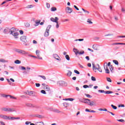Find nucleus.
<instances>
[{"label":"nucleus","mask_w":125,"mask_h":125,"mask_svg":"<svg viewBox=\"0 0 125 125\" xmlns=\"http://www.w3.org/2000/svg\"><path fill=\"white\" fill-rule=\"evenodd\" d=\"M26 8H33V5H27Z\"/></svg>","instance_id":"obj_47"},{"label":"nucleus","mask_w":125,"mask_h":125,"mask_svg":"<svg viewBox=\"0 0 125 125\" xmlns=\"http://www.w3.org/2000/svg\"><path fill=\"white\" fill-rule=\"evenodd\" d=\"M40 23H41V20H37L35 21V27H37V26H39L40 25Z\"/></svg>","instance_id":"obj_13"},{"label":"nucleus","mask_w":125,"mask_h":125,"mask_svg":"<svg viewBox=\"0 0 125 125\" xmlns=\"http://www.w3.org/2000/svg\"><path fill=\"white\" fill-rule=\"evenodd\" d=\"M20 33L21 35H23V34H24V31L21 30H20Z\"/></svg>","instance_id":"obj_62"},{"label":"nucleus","mask_w":125,"mask_h":125,"mask_svg":"<svg viewBox=\"0 0 125 125\" xmlns=\"http://www.w3.org/2000/svg\"><path fill=\"white\" fill-rule=\"evenodd\" d=\"M40 51L37 50L36 51V55H37L38 59H40V60H42V58L40 56Z\"/></svg>","instance_id":"obj_6"},{"label":"nucleus","mask_w":125,"mask_h":125,"mask_svg":"<svg viewBox=\"0 0 125 125\" xmlns=\"http://www.w3.org/2000/svg\"><path fill=\"white\" fill-rule=\"evenodd\" d=\"M16 52H18V53H20V54H22V55L29 54V53L28 52H26L25 51L23 50L16 49Z\"/></svg>","instance_id":"obj_2"},{"label":"nucleus","mask_w":125,"mask_h":125,"mask_svg":"<svg viewBox=\"0 0 125 125\" xmlns=\"http://www.w3.org/2000/svg\"><path fill=\"white\" fill-rule=\"evenodd\" d=\"M15 64H20V63H21V61L17 60L16 61H15Z\"/></svg>","instance_id":"obj_42"},{"label":"nucleus","mask_w":125,"mask_h":125,"mask_svg":"<svg viewBox=\"0 0 125 125\" xmlns=\"http://www.w3.org/2000/svg\"><path fill=\"white\" fill-rule=\"evenodd\" d=\"M92 66H93V70L95 73H96V70H98V66L96 67L95 66V65H94V63H92Z\"/></svg>","instance_id":"obj_11"},{"label":"nucleus","mask_w":125,"mask_h":125,"mask_svg":"<svg viewBox=\"0 0 125 125\" xmlns=\"http://www.w3.org/2000/svg\"><path fill=\"white\" fill-rule=\"evenodd\" d=\"M35 85H36V87H40L41 86V84H40L39 83H36Z\"/></svg>","instance_id":"obj_48"},{"label":"nucleus","mask_w":125,"mask_h":125,"mask_svg":"<svg viewBox=\"0 0 125 125\" xmlns=\"http://www.w3.org/2000/svg\"><path fill=\"white\" fill-rule=\"evenodd\" d=\"M25 27H27V28H29V27H30V23H28V22H26L25 24Z\"/></svg>","instance_id":"obj_46"},{"label":"nucleus","mask_w":125,"mask_h":125,"mask_svg":"<svg viewBox=\"0 0 125 125\" xmlns=\"http://www.w3.org/2000/svg\"><path fill=\"white\" fill-rule=\"evenodd\" d=\"M31 68L29 67H26V71H25L23 72V74H25V75L27 74H29V70Z\"/></svg>","instance_id":"obj_12"},{"label":"nucleus","mask_w":125,"mask_h":125,"mask_svg":"<svg viewBox=\"0 0 125 125\" xmlns=\"http://www.w3.org/2000/svg\"><path fill=\"white\" fill-rule=\"evenodd\" d=\"M10 30L11 33V32H17V29L14 27L11 28V29H10Z\"/></svg>","instance_id":"obj_21"},{"label":"nucleus","mask_w":125,"mask_h":125,"mask_svg":"<svg viewBox=\"0 0 125 125\" xmlns=\"http://www.w3.org/2000/svg\"><path fill=\"white\" fill-rule=\"evenodd\" d=\"M82 10H83L84 12H85V13H87V14H89V12L88 11L85 10H84V9H83V8H82Z\"/></svg>","instance_id":"obj_41"},{"label":"nucleus","mask_w":125,"mask_h":125,"mask_svg":"<svg viewBox=\"0 0 125 125\" xmlns=\"http://www.w3.org/2000/svg\"><path fill=\"white\" fill-rule=\"evenodd\" d=\"M105 73L106 74H110V70H109V69H105Z\"/></svg>","instance_id":"obj_53"},{"label":"nucleus","mask_w":125,"mask_h":125,"mask_svg":"<svg viewBox=\"0 0 125 125\" xmlns=\"http://www.w3.org/2000/svg\"><path fill=\"white\" fill-rule=\"evenodd\" d=\"M63 104L64 107H65V108H67L68 107V106H69V103H64Z\"/></svg>","instance_id":"obj_25"},{"label":"nucleus","mask_w":125,"mask_h":125,"mask_svg":"<svg viewBox=\"0 0 125 125\" xmlns=\"http://www.w3.org/2000/svg\"><path fill=\"white\" fill-rule=\"evenodd\" d=\"M117 38H125V36H118Z\"/></svg>","instance_id":"obj_64"},{"label":"nucleus","mask_w":125,"mask_h":125,"mask_svg":"<svg viewBox=\"0 0 125 125\" xmlns=\"http://www.w3.org/2000/svg\"><path fill=\"white\" fill-rule=\"evenodd\" d=\"M71 75H72V72H71V71H68L67 73V76H68V77H71Z\"/></svg>","instance_id":"obj_31"},{"label":"nucleus","mask_w":125,"mask_h":125,"mask_svg":"<svg viewBox=\"0 0 125 125\" xmlns=\"http://www.w3.org/2000/svg\"><path fill=\"white\" fill-rule=\"evenodd\" d=\"M118 44H122V45H125V43L115 42V43H113L112 44V45H118Z\"/></svg>","instance_id":"obj_15"},{"label":"nucleus","mask_w":125,"mask_h":125,"mask_svg":"<svg viewBox=\"0 0 125 125\" xmlns=\"http://www.w3.org/2000/svg\"><path fill=\"white\" fill-rule=\"evenodd\" d=\"M47 8H49L50 7V4L48 3H46Z\"/></svg>","instance_id":"obj_59"},{"label":"nucleus","mask_w":125,"mask_h":125,"mask_svg":"<svg viewBox=\"0 0 125 125\" xmlns=\"http://www.w3.org/2000/svg\"><path fill=\"white\" fill-rule=\"evenodd\" d=\"M74 8H75V9H76V10H80V9H79V8H78V7H77V6L74 5Z\"/></svg>","instance_id":"obj_61"},{"label":"nucleus","mask_w":125,"mask_h":125,"mask_svg":"<svg viewBox=\"0 0 125 125\" xmlns=\"http://www.w3.org/2000/svg\"><path fill=\"white\" fill-rule=\"evenodd\" d=\"M84 39H76L74 40V42H83Z\"/></svg>","instance_id":"obj_29"},{"label":"nucleus","mask_w":125,"mask_h":125,"mask_svg":"<svg viewBox=\"0 0 125 125\" xmlns=\"http://www.w3.org/2000/svg\"><path fill=\"white\" fill-rule=\"evenodd\" d=\"M21 42H27V37L25 36L21 37Z\"/></svg>","instance_id":"obj_8"},{"label":"nucleus","mask_w":125,"mask_h":125,"mask_svg":"<svg viewBox=\"0 0 125 125\" xmlns=\"http://www.w3.org/2000/svg\"><path fill=\"white\" fill-rule=\"evenodd\" d=\"M51 28V25H49L47 26L46 29V31H49L50 30V28Z\"/></svg>","instance_id":"obj_30"},{"label":"nucleus","mask_w":125,"mask_h":125,"mask_svg":"<svg viewBox=\"0 0 125 125\" xmlns=\"http://www.w3.org/2000/svg\"><path fill=\"white\" fill-rule=\"evenodd\" d=\"M53 111L55 112V113H61V112L60 111H59V110H58L57 109H54Z\"/></svg>","instance_id":"obj_38"},{"label":"nucleus","mask_w":125,"mask_h":125,"mask_svg":"<svg viewBox=\"0 0 125 125\" xmlns=\"http://www.w3.org/2000/svg\"><path fill=\"white\" fill-rule=\"evenodd\" d=\"M2 110H3V111H4L5 112H8V108L4 107L2 108Z\"/></svg>","instance_id":"obj_40"},{"label":"nucleus","mask_w":125,"mask_h":125,"mask_svg":"<svg viewBox=\"0 0 125 125\" xmlns=\"http://www.w3.org/2000/svg\"><path fill=\"white\" fill-rule=\"evenodd\" d=\"M19 68V69H20L21 70H26V67H24V66H20Z\"/></svg>","instance_id":"obj_35"},{"label":"nucleus","mask_w":125,"mask_h":125,"mask_svg":"<svg viewBox=\"0 0 125 125\" xmlns=\"http://www.w3.org/2000/svg\"><path fill=\"white\" fill-rule=\"evenodd\" d=\"M26 105L27 106V107H30L31 108H34L35 107V106L33 105V104H26Z\"/></svg>","instance_id":"obj_26"},{"label":"nucleus","mask_w":125,"mask_h":125,"mask_svg":"<svg viewBox=\"0 0 125 125\" xmlns=\"http://www.w3.org/2000/svg\"><path fill=\"white\" fill-rule=\"evenodd\" d=\"M49 36V31L46 30L44 34V37H48Z\"/></svg>","instance_id":"obj_14"},{"label":"nucleus","mask_w":125,"mask_h":125,"mask_svg":"<svg viewBox=\"0 0 125 125\" xmlns=\"http://www.w3.org/2000/svg\"><path fill=\"white\" fill-rule=\"evenodd\" d=\"M109 68H110V70L111 71V72H113V70H114V69L113 68V66L112 65H110V66H109Z\"/></svg>","instance_id":"obj_55"},{"label":"nucleus","mask_w":125,"mask_h":125,"mask_svg":"<svg viewBox=\"0 0 125 125\" xmlns=\"http://www.w3.org/2000/svg\"><path fill=\"white\" fill-rule=\"evenodd\" d=\"M1 97L6 98V97H8V96H9V95L1 94Z\"/></svg>","instance_id":"obj_37"},{"label":"nucleus","mask_w":125,"mask_h":125,"mask_svg":"<svg viewBox=\"0 0 125 125\" xmlns=\"http://www.w3.org/2000/svg\"><path fill=\"white\" fill-rule=\"evenodd\" d=\"M65 58L68 61L70 60V57L68 55H65Z\"/></svg>","instance_id":"obj_44"},{"label":"nucleus","mask_w":125,"mask_h":125,"mask_svg":"<svg viewBox=\"0 0 125 125\" xmlns=\"http://www.w3.org/2000/svg\"><path fill=\"white\" fill-rule=\"evenodd\" d=\"M10 35L13 36L15 39H18V36H19V33L17 31H11Z\"/></svg>","instance_id":"obj_3"},{"label":"nucleus","mask_w":125,"mask_h":125,"mask_svg":"<svg viewBox=\"0 0 125 125\" xmlns=\"http://www.w3.org/2000/svg\"><path fill=\"white\" fill-rule=\"evenodd\" d=\"M118 122H121L122 123H125V120L123 119L117 120Z\"/></svg>","instance_id":"obj_54"},{"label":"nucleus","mask_w":125,"mask_h":125,"mask_svg":"<svg viewBox=\"0 0 125 125\" xmlns=\"http://www.w3.org/2000/svg\"><path fill=\"white\" fill-rule=\"evenodd\" d=\"M74 73H75V74H77V75H80V72L77 70H74Z\"/></svg>","instance_id":"obj_52"},{"label":"nucleus","mask_w":125,"mask_h":125,"mask_svg":"<svg viewBox=\"0 0 125 125\" xmlns=\"http://www.w3.org/2000/svg\"><path fill=\"white\" fill-rule=\"evenodd\" d=\"M50 20L51 21H52V22H54L55 23H56L57 22V21H58V20H59V19L58 18V17H56L55 19L53 18H51Z\"/></svg>","instance_id":"obj_7"},{"label":"nucleus","mask_w":125,"mask_h":125,"mask_svg":"<svg viewBox=\"0 0 125 125\" xmlns=\"http://www.w3.org/2000/svg\"><path fill=\"white\" fill-rule=\"evenodd\" d=\"M83 88H87L89 87V86L87 85H83Z\"/></svg>","instance_id":"obj_58"},{"label":"nucleus","mask_w":125,"mask_h":125,"mask_svg":"<svg viewBox=\"0 0 125 125\" xmlns=\"http://www.w3.org/2000/svg\"><path fill=\"white\" fill-rule=\"evenodd\" d=\"M56 23V28H57V29H58V28H59V23L58 22V21H57Z\"/></svg>","instance_id":"obj_51"},{"label":"nucleus","mask_w":125,"mask_h":125,"mask_svg":"<svg viewBox=\"0 0 125 125\" xmlns=\"http://www.w3.org/2000/svg\"><path fill=\"white\" fill-rule=\"evenodd\" d=\"M8 97H10V98H11L12 99H16V98L10 95H9Z\"/></svg>","instance_id":"obj_57"},{"label":"nucleus","mask_w":125,"mask_h":125,"mask_svg":"<svg viewBox=\"0 0 125 125\" xmlns=\"http://www.w3.org/2000/svg\"><path fill=\"white\" fill-rule=\"evenodd\" d=\"M73 51L76 55H78V54H79L80 55H82L84 54V51H82L80 52V51H79V50H78L77 49L75 48H73Z\"/></svg>","instance_id":"obj_1"},{"label":"nucleus","mask_w":125,"mask_h":125,"mask_svg":"<svg viewBox=\"0 0 125 125\" xmlns=\"http://www.w3.org/2000/svg\"><path fill=\"white\" fill-rule=\"evenodd\" d=\"M65 12L66 13L71 14L73 12V9L70 7H67L65 9Z\"/></svg>","instance_id":"obj_4"},{"label":"nucleus","mask_w":125,"mask_h":125,"mask_svg":"<svg viewBox=\"0 0 125 125\" xmlns=\"http://www.w3.org/2000/svg\"><path fill=\"white\" fill-rule=\"evenodd\" d=\"M0 124L1 125H5V124H4V122H2V121H0Z\"/></svg>","instance_id":"obj_63"},{"label":"nucleus","mask_w":125,"mask_h":125,"mask_svg":"<svg viewBox=\"0 0 125 125\" xmlns=\"http://www.w3.org/2000/svg\"><path fill=\"white\" fill-rule=\"evenodd\" d=\"M93 48L94 50H98V48H97V45H93Z\"/></svg>","instance_id":"obj_28"},{"label":"nucleus","mask_w":125,"mask_h":125,"mask_svg":"<svg viewBox=\"0 0 125 125\" xmlns=\"http://www.w3.org/2000/svg\"><path fill=\"white\" fill-rule=\"evenodd\" d=\"M97 67H98V71H99V72H100V73H102V69H101V67H100L99 64H97Z\"/></svg>","instance_id":"obj_20"},{"label":"nucleus","mask_w":125,"mask_h":125,"mask_svg":"<svg viewBox=\"0 0 125 125\" xmlns=\"http://www.w3.org/2000/svg\"><path fill=\"white\" fill-rule=\"evenodd\" d=\"M0 118H1L2 119H4V120H7V116L3 115H0Z\"/></svg>","instance_id":"obj_18"},{"label":"nucleus","mask_w":125,"mask_h":125,"mask_svg":"<svg viewBox=\"0 0 125 125\" xmlns=\"http://www.w3.org/2000/svg\"><path fill=\"white\" fill-rule=\"evenodd\" d=\"M106 81L107 82H108V83H112V80H111V78L109 77L106 78Z\"/></svg>","instance_id":"obj_34"},{"label":"nucleus","mask_w":125,"mask_h":125,"mask_svg":"<svg viewBox=\"0 0 125 125\" xmlns=\"http://www.w3.org/2000/svg\"><path fill=\"white\" fill-rule=\"evenodd\" d=\"M25 94H27V95H29L30 96L33 95V94H34V92L33 91H26L25 92Z\"/></svg>","instance_id":"obj_10"},{"label":"nucleus","mask_w":125,"mask_h":125,"mask_svg":"<svg viewBox=\"0 0 125 125\" xmlns=\"http://www.w3.org/2000/svg\"><path fill=\"white\" fill-rule=\"evenodd\" d=\"M3 33H4V34H8V33H9V34L10 35V33H11L10 29L7 28L4 29Z\"/></svg>","instance_id":"obj_9"},{"label":"nucleus","mask_w":125,"mask_h":125,"mask_svg":"<svg viewBox=\"0 0 125 125\" xmlns=\"http://www.w3.org/2000/svg\"><path fill=\"white\" fill-rule=\"evenodd\" d=\"M85 95L86 96V97H88V98H91L92 96H90L89 94H85Z\"/></svg>","instance_id":"obj_56"},{"label":"nucleus","mask_w":125,"mask_h":125,"mask_svg":"<svg viewBox=\"0 0 125 125\" xmlns=\"http://www.w3.org/2000/svg\"><path fill=\"white\" fill-rule=\"evenodd\" d=\"M88 105H89V106H93L94 105V102H89V104H88Z\"/></svg>","instance_id":"obj_22"},{"label":"nucleus","mask_w":125,"mask_h":125,"mask_svg":"<svg viewBox=\"0 0 125 125\" xmlns=\"http://www.w3.org/2000/svg\"><path fill=\"white\" fill-rule=\"evenodd\" d=\"M41 93H42V94H46V92H45V91L44 90H42L41 91Z\"/></svg>","instance_id":"obj_45"},{"label":"nucleus","mask_w":125,"mask_h":125,"mask_svg":"<svg viewBox=\"0 0 125 125\" xmlns=\"http://www.w3.org/2000/svg\"><path fill=\"white\" fill-rule=\"evenodd\" d=\"M8 112H15V108H8Z\"/></svg>","instance_id":"obj_16"},{"label":"nucleus","mask_w":125,"mask_h":125,"mask_svg":"<svg viewBox=\"0 0 125 125\" xmlns=\"http://www.w3.org/2000/svg\"><path fill=\"white\" fill-rule=\"evenodd\" d=\"M39 77H40V78H42L43 80H46V78H45V76H44L40 75Z\"/></svg>","instance_id":"obj_50"},{"label":"nucleus","mask_w":125,"mask_h":125,"mask_svg":"<svg viewBox=\"0 0 125 125\" xmlns=\"http://www.w3.org/2000/svg\"><path fill=\"white\" fill-rule=\"evenodd\" d=\"M87 23H89V24H93V22H92V21H91V20L88 19L87 21Z\"/></svg>","instance_id":"obj_36"},{"label":"nucleus","mask_w":125,"mask_h":125,"mask_svg":"<svg viewBox=\"0 0 125 125\" xmlns=\"http://www.w3.org/2000/svg\"><path fill=\"white\" fill-rule=\"evenodd\" d=\"M98 91L100 93H105V91L104 90H98Z\"/></svg>","instance_id":"obj_43"},{"label":"nucleus","mask_w":125,"mask_h":125,"mask_svg":"<svg viewBox=\"0 0 125 125\" xmlns=\"http://www.w3.org/2000/svg\"><path fill=\"white\" fill-rule=\"evenodd\" d=\"M91 80L93 81V82H95V81H96V79L95 78V77L92 76Z\"/></svg>","instance_id":"obj_49"},{"label":"nucleus","mask_w":125,"mask_h":125,"mask_svg":"<svg viewBox=\"0 0 125 125\" xmlns=\"http://www.w3.org/2000/svg\"><path fill=\"white\" fill-rule=\"evenodd\" d=\"M59 83L60 85H61L62 86H67V85H68L67 83H66L64 81H60L59 82Z\"/></svg>","instance_id":"obj_5"},{"label":"nucleus","mask_w":125,"mask_h":125,"mask_svg":"<svg viewBox=\"0 0 125 125\" xmlns=\"http://www.w3.org/2000/svg\"><path fill=\"white\" fill-rule=\"evenodd\" d=\"M0 62H1L2 63H7L8 61H6L4 59H0Z\"/></svg>","instance_id":"obj_17"},{"label":"nucleus","mask_w":125,"mask_h":125,"mask_svg":"<svg viewBox=\"0 0 125 125\" xmlns=\"http://www.w3.org/2000/svg\"><path fill=\"white\" fill-rule=\"evenodd\" d=\"M113 62L114 63V64H115V65H119V62L118 61L114 60H113Z\"/></svg>","instance_id":"obj_33"},{"label":"nucleus","mask_w":125,"mask_h":125,"mask_svg":"<svg viewBox=\"0 0 125 125\" xmlns=\"http://www.w3.org/2000/svg\"><path fill=\"white\" fill-rule=\"evenodd\" d=\"M111 106L112 108H113V109H114V110H117V107L116 106H115L113 104H111Z\"/></svg>","instance_id":"obj_39"},{"label":"nucleus","mask_w":125,"mask_h":125,"mask_svg":"<svg viewBox=\"0 0 125 125\" xmlns=\"http://www.w3.org/2000/svg\"><path fill=\"white\" fill-rule=\"evenodd\" d=\"M44 89H46L47 91H49L50 90V88L47 85L45 87H44Z\"/></svg>","instance_id":"obj_24"},{"label":"nucleus","mask_w":125,"mask_h":125,"mask_svg":"<svg viewBox=\"0 0 125 125\" xmlns=\"http://www.w3.org/2000/svg\"><path fill=\"white\" fill-rule=\"evenodd\" d=\"M63 100H66V101H74V100H75V99H74L73 98H68V99H63Z\"/></svg>","instance_id":"obj_27"},{"label":"nucleus","mask_w":125,"mask_h":125,"mask_svg":"<svg viewBox=\"0 0 125 125\" xmlns=\"http://www.w3.org/2000/svg\"><path fill=\"white\" fill-rule=\"evenodd\" d=\"M114 19H115V21H118V20H119V18H118V17L115 16Z\"/></svg>","instance_id":"obj_60"},{"label":"nucleus","mask_w":125,"mask_h":125,"mask_svg":"<svg viewBox=\"0 0 125 125\" xmlns=\"http://www.w3.org/2000/svg\"><path fill=\"white\" fill-rule=\"evenodd\" d=\"M113 92L112 91H104L105 94H111V93H113Z\"/></svg>","instance_id":"obj_19"},{"label":"nucleus","mask_w":125,"mask_h":125,"mask_svg":"<svg viewBox=\"0 0 125 125\" xmlns=\"http://www.w3.org/2000/svg\"><path fill=\"white\" fill-rule=\"evenodd\" d=\"M53 57L57 60H59V56H58V55H57V54L54 55Z\"/></svg>","instance_id":"obj_23"},{"label":"nucleus","mask_w":125,"mask_h":125,"mask_svg":"<svg viewBox=\"0 0 125 125\" xmlns=\"http://www.w3.org/2000/svg\"><path fill=\"white\" fill-rule=\"evenodd\" d=\"M56 10H57V8L55 7H53L51 9V11H56Z\"/></svg>","instance_id":"obj_32"}]
</instances>
